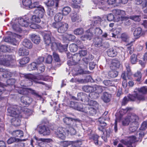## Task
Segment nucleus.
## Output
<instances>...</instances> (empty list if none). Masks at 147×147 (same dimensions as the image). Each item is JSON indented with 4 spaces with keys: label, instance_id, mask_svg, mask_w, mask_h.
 Wrapping results in <instances>:
<instances>
[{
    "label": "nucleus",
    "instance_id": "f704fd0d",
    "mask_svg": "<svg viewBox=\"0 0 147 147\" xmlns=\"http://www.w3.org/2000/svg\"><path fill=\"white\" fill-rule=\"evenodd\" d=\"M22 44L24 46L28 49H31L32 47V43L29 40L27 39L24 40Z\"/></svg>",
    "mask_w": 147,
    "mask_h": 147
},
{
    "label": "nucleus",
    "instance_id": "864d4df0",
    "mask_svg": "<svg viewBox=\"0 0 147 147\" xmlns=\"http://www.w3.org/2000/svg\"><path fill=\"white\" fill-rule=\"evenodd\" d=\"M29 60L30 59L28 57H24L20 59L19 63L21 65H24L28 63Z\"/></svg>",
    "mask_w": 147,
    "mask_h": 147
},
{
    "label": "nucleus",
    "instance_id": "37998d69",
    "mask_svg": "<svg viewBox=\"0 0 147 147\" xmlns=\"http://www.w3.org/2000/svg\"><path fill=\"white\" fill-rule=\"evenodd\" d=\"M63 17V15L61 13H57L54 17V20L56 22H59Z\"/></svg>",
    "mask_w": 147,
    "mask_h": 147
},
{
    "label": "nucleus",
    "instance_id": "3c124183",
    "mask_svg": "<svg viewBox=\"0 0 147 147\" xmlns=\"http://www.w3.org/2000/svg\"><path fill=\"white\" fill-rule=\"evenodd\" d=\"M78 47L76 44H72L69 46V48L70 51L73 52H76L78 50Z\"/></svg>",
    "mask_w": 147,
    "mask_h": 147
},
{
    "label": "nucleus",
    "instance_id": "338daca9",
    "mask_svg": "<svg viewBox=\"0 0 147 147\" xmlns=\"http://www.w3.org/2000/svg\"><path fill=\"white\" fill-rule=\"evenodd\" d=\"M129 18L137 22H139L140 20V18L139 16H130Z\"/></svg>",
    "mask_w": 147,
    "mask_h": 147
},
{
    "label": "nucleus",
    "instance_id": "2f4dec72",
    "mask_svg": "<svg viewBox=\"0 0 147 147\" xmlns=\"http://www.w3.org/2000/svg\"><path fill=\"white\" fill-rule=\"evenodd\" d=\"M29 54L28 50L23 47L19 49L18 51V54L20 56L27 55Z\"/></svg>",
    "mask_w": 147,
    "mask_h": 147
},
{
    "label": "nucleus",
    "instance_id": "a19ab883",
    "mask_svg": "<svg viewBox=\"0 0 147 147\" xmlns=\"http://www.w3.org/2000/svg\"><path fill=\"white\" fill-rule=\"evenodd\" d=\"M108 74L110 77L113 78L117 76L118 72L115 69H111V70L109 72Z\"/></svg>",
    "mask_w": 147,
    "mask_h": 147
},
{
    "label": "nucleus",
    "instance_id": "8fccbe9b",
    "mask_svg": "<svg viewBox=\"0 0 147 147\" xmlns=\"http://www.w3.org/2000/svg\"><path fill=\"white\" fill-rule=\"evenodd\" d=\"M76 106L78 107L81 108V109L80 110H78V111H82L83 113V114L84 115L85 113H87L86 111V106L85 105H84L82 104L79 103H78L77 105Z\"/></svg>",
    "mask_w": 147,
    "mask_h": 147
},
{
    "label": "nucleus",
    "instance_id": "72a5a7b5",
    "mask_svg": "<svg viewBox=\"0 0 147 147\" xmlns=\"http://www.w3.org/2000/svg\"><path fill=\"white\" fill-rule=\"evenodd\" d=\"M76 56V55H74L71 59L67 61V64L71 66L75 65L77 63L78 61H79L80 60L79 59L75 60V59Z\"/></svg>",
    "mask_w": 147,
    "mask_h": 147
},
{
    "label": "nucleus",
    "instance_id": "4be33fe9",
    "mask_svg": "<svg viewBox=\"0 0 147 147\" xmlns=\"http://www.w3.org/2000/svg\"><path fill=\"white\" fill-rule=\"evenodd\" d=\"M71 16L73 22H79L82 21L81 16L76 13H71Z\"/></svg>",
    "mask_w": 147,
    "mask_h": 147
},
{
    "label": "nucleus",
    "instance_id": "6ab92c4d",
    "mask_svg": "<svg viewBox=\"0 0 147 147\" xmlns=\"http://www.w3.org/2000/svg\"><path fill=\"white\" fill-rule=\"evenodd\" d=\"M76 127V123H74L71 125H68L66 129L67 131L69 130V132L67 133V134H70L71 135H75L76 133L75 128Z\"/></svg>",
    "mask_w": 147,
    "mask_h": 147
},
{
    "label": "nucleus",
    "instance_id": "7ed1b4c3",
    "mask_svg": "<svg viewBox=\"0 0 147 147\" xmlns=\"http://www.w3.org/2000/svg\"><path fill=\"white\" fill-rule=\"evenodd\" d=\"M44 38L45 44L48 45H51L52 49H58L60 52L66 51L67 46L62 45L60 43H57L50 32L45 33Z\"/></svg>",
    "mask_w": 147,
    "mask_h": 147
},
{
    "label": "nucleus",
    "instance_id": "a18cd8bd",
    "mask_svg": "<svg viewBox=\"0 0 147 147\" xmlns=\"http://www.w3.org/2000/svg\"><path fill=\"white\" fill-rule=\"evenodd\" d=\"M34 139L36 140L37 143L39 146H40V144L42 145V144H44V142H47L48 140L47 139L38 138L36 137H34Z\"/></svg>",
    "mask_w": 147,
    "mask_h": 147
},
{
    "label": "nucleus",
    "instance_id": "5fc2aeb1",
    "mask_svg": "<svg viewBox=\"0 0 147 147\" xmlns=\"http://www.w3.org/2000/svg\"><path fill=\"white\" fill-rule=\"evenodd\" d=\"M32 3L31 1L30 0H23L22 4L23 5L26 7H28L30 9V6Z\"/></svg>",
    "mask_w": 147,
    "mask_h": 147
},
{
    "label": "nucleus",
    "instance_id": "dca6fc26",
    "mask_svg": "<svg viewBox=\"0 0 147 147\" xmlns=\"http://www.w3.org/2000/svg\"><path fill=\"white\" fill-rule=\"evenodd\" d=\"M22 19H25V18H20L19 20L18 21V24L19 25H20L21 26H24L25 27H27L30 24H31L30 26V27L31 28L34 29H36V28H38V27L37 26V25L36 24H35V23H39L40 22H32L31 23H28V24L27 26H25L23 25L22 24H26V22L27 21H24L23 22H20L21 20Z\"/></svg>",
    "mask_w": 147,
    "mask_h": 147
},
{
    "label": "nucleus",
    "instance_id": "603ef678",
    "mask_svg": "<svg viewBox=\"0 0 147 147\" xmlns=\"http://www.w3.org/2000/svg\"><path fill=\"white\" fill-rule=\"evenodd\" d=\"M71 8L69 7H64L62 9L63 14L65 15H67L71 11Z\"/></svg>",
    "mask_w": 147,
    "mask_h": 147
},
{
    "label": "nucleus",
    "instance_id": "6e6d98bb",
    "mask_svg": "<svg viewBox=\"0 0 147 147\" xmlns=\"http://www.w3.org/2000/svg\"><path fill=\"white\" fill-rule=\"evenodd\" d=\"M137 57L136 54H133L131 56L130 61L132 64H136L137 62Z\"/></svg>",
    "mask_w": 147,
    "mask_h": 147
},
{
    "label": "nucleus",
    "instance_id": "79ce46f5",
    "mask_svg": "<svg viewBox=\"0 0 147 147\" xmlns=\"http://www.w3.org/2000/svg\"><path fill=\"white\" fill-rule=\"evenodd\" d=\"M77 142L73 143L72 142L68 141H64L62 142L63 145L65 147H72L73 144L75 145Z\"/></svg>",
    "mask_w": 147,
    "mask_h": 147
},
{
    "label": "nucleus",
    "instance_id": "de8ad7c7",
    "mask_svg": "<svg viewBox=\"0 0 147 147\" xmlns=\"http://www.w3.org/2000/svg\"><path fill=\"white\" fill-rule=\"evenodd\" d=\"M121 38L122 41L124 42H129V37L126 34H122L121 36Z\"/></svg>",
    "mask_w": 147,
    "mask_h": 147
},
{
    "label": "nucleus",
    "instance_id": "9d476101",
    "mask_svg": "<svg viewBox=\"0 0 147 147\" xmlns=\"http://www.w3.org/2000/svg\"><path fill=\"white\" fill-rule=\"evenodd\" d=\"M136 90L138 93L136 94V96L139 100L147 99V87L143 86Z\"/></svg>",
    "mask_w": 147,
    "mask_h": 147
},
{
    "label": "nucleus",
    "instance_id": "f8f14e48",
    "mask_svg": "<svg viewBox=\"0 0 147 147\" xmlns=\"http://www.w3.org/2000/svg\"><path fill=\"white\" fill-rule=\"evenodd\" d=\"M52 26L57 29L58 32L60 33H64L67 30L68 27L67 24L62 22L54 23Z\"/></svg>",
    "mask_w": 147,
    "mask_h": 147
},
{
    "label": "nucleus",
    "instance_id": "20e7f679",
    "mask_svg": "<svg viewBox=\"0 0 147 147\" xmlns=\"http://www.w3.org/2000/svg\"><path fill=\"white\" fill-rule=\"evenodd\" d=\"M101 20V19L99 17L95 18L94 21V24H91V27L86 31V34L81 36V39L82 40H85L87 39L90 40L91 37L93 35H100L102 34V30L99 28H96L94 26L97 23L100 22Z\"/></svg>",
    "mask_w": 147,
    "mask_h": 147
},
{
    "label": "nucleus",
    "instance_id": "2eb2a0df",
    "mask_svg": "<svg viewBox=\"0 0 147 147\" xmlns=\"http://www.w3.org/2000/svg\"><path fill=\"white\" fill-rule=\"evenodd\" d=\"M38 132L40 134L45 136L49 135L50 131L49 128L45 125L39 126Z\"/></svg>",
    "mask_w": 147,
    "mask_h": 147
},
{
    "label": "nucleus",
    "instance_id": "7c9ffc66",
    "mask_svg": "<svg viewBox=\"0 0 147 147\" xmlns=\"http://www.w3.org/2000/svg\"><path fill=\"white\" fill-rule=\"evenodd\" d=\"M111 95L107 92L103 93L101 96L102 99L105 102H108L110 100Z\"/></svg>",
    "mask_w": 147,
    "mask_h": 147
},
{
    "label": "nucleus",
    "instance_id": "473e14b6",
    "mask_svg": "<svg viewBox=\"0 0 147 147\" xmlns=\"http://www.w3.org/2000/svg\"><path fill=\"white\" fill-rule=\"evenodd\" d=\"M11 134L13 136L19 138H21L23 136V132L20 130L13 131L12 132Z\"/></svg>",
    "mask_w": 147,
    "mask_h": 147
},
{
    "label": "nucleus",
    "instance_id": "f03ea898",
    "mask_svg": "<svg viewBox=\"0 0 147 147\" xmlns=\"http://www.w3.org/2000/svg\"><path fill=\"white\" fill-rule=\"evenodd\" d=\"M15 61V56L11 55H0V65L10 66L12 62ZM0 72H5L3 76L4 77H11L12 74L10 72L5 71L4 69L0 67Z\"/></svg>",
    "mask_w": 147,
    "mask_h": 147
},
{
    "label": "nucleus",
    "instance_id": "ddd939ff",
    "mask_svg": "<svg viewBox=\"0 0 147 147\" xmlns=\"http://www.w3.org/2000/svg\"><path fill=\"white\" fill-rule=\"evenodd\" d=\"M69 132V130L67 131L66 128L62 127H58L55 131V134L57 137L62 140L65 139L67 133Z\"/></svg>",
    "mask_w": 147,
    "mask_h": 147
},
{
    "label": "nucleus",
    "instance_id": "ea45409f",
    "mask_svg": "<svg viewBox=\"0 0 147 147\" xmlns=\"http://www.w3.org/2000/svg\"><path fill=\"white\" fill-rule=\"evenodd\" d=\"M138 127V123L135 122V123H134V124L131 123L130 126L129 128V130L131 132H134L137 129Z\"/></svg>",
    "mask_w": 147,
    "mask_h": 147
},
{
    "label": "nucleus",
    "instance_id": "c85d7f7f",
    "mask_svg": "<svg viewBox=\"0 0 147 147\" xmlns=\"http://www.w3.org/2000/svg\"><path fill=\"white\" fill-rule=\"evenodd\" d=\"M30 38L32 41L36 44H38L40 42V38L38 35L32 34L30 36Z\"/></svg>",
    "mask_w": 147,
    "mask_h": 147
},
{
    "label": "nucleus",
    "instance_id": "a878e982",
    "mask_svg": "<svg viewBox=\"0 0 147 147\" xmlns=\"http://www.w3.org/2000/svg\"><path fill=\"white\" fill-rule=\"evenodd\" d=\"M117 53L116 48L115 47L110 48L107 52L108 55L111 57H114L116 56Z\"/></svg>",
    "mask_w": 147,
    "mask_h": 147
},
{
    "label": "nucleus",
    "instance_id": "f257e3e1",
    "mask_svg": "<svg viewBox=\"0 0 147 147\" xmlns=\"http://www.w3.org/2000/svg\"><path fill=\"white\" fill-rule=\"evenodd\" d=\"M30 9L37 8V9L34 11V15L32 16H26L25 17V19H22L21 20L20 22L24 21H27L26 24L23 25L27 26L28 23L37 22H39L41 21L40 19L42 18L45 13L44 7L39 5L38 2L36 1L31 3L30 6Z\"/></svg>",
    "mask_w": 147,
    "mask_h": 147
},
{
    "label": "nucleus",
    "instance_id": "69168bd1",
    "mask_svg": "<svg viewBox=\"0 0 147 147\" xmlns=\"http://www.w3.org/2000/svg\"><path fill=\"white\" fill-rule=\"evenodd\" d=\"M12 27L13 29L16 32H20L22 31L21 28L18 24H14L12 25Z\"/></svg>",
    "mask_w": 147,
    "mask_h": 147
},
{
    "label": "nucleus",
    "instance_id": "c756f323",
    "mask_svg": "<svg viewBox=\"0 0 147 147\" xmlns=\"http://www.w3.org/2000/svg\"><path fill=\"white\" fill-rule=\"evenodd\" d=\"M112 12L116 17H117V16H124L125 14V11L119 9L113 10L112 11Z\"/></svg>",
    "mask_w": 147,
    "mask_h": 147
},
{
    "label": "nucleus",
    "instance_id": "6e6552de",
    "mask_svg": "<svg viewBox=\"0 0 147 147\" xmlns=\"http://www.w3.org/2000/svg\"><path fill=\"white\" fill-rule=\"evenodd\" d=\"M136 137L134 136L126 138L125 139L121 140L120 142L127 147H135V142L137 141ZM117 147H124L121 144H119Z\"/></svg>",
    "mask_w": 147,
    "mask_h": 147
},
{
    "label": "nucleus",
    "instance_id": "bb28decb",
    "mask_svg": "<svg viewBox=\"0 0 147 147\" xmlns=\"http://www.w3.org/2000/svg\"><path fill=\"white\" fill-rule=\"evenodd\" d=\"M20 106L21 107V109H16L17 111L18 110L21 112V113H20V114L22 115V114H24L27 116H30L32 114V111L31 110L28 109L26 108L23 111V110L22 109V107Z\"/></svg>",
    "mask_w": 147,
    "mask_h": 147
},
{
    "label": "nucleus",
    "instance_id": "9b49d317",
    "mask_svg": "<svg viewBox=\"0 0 147 147\" xmlns=\"http://www.w3.org/2000/svg\"><path fill=\"white\" fill-rule=\"evenodd\" d=\"M7 34L9 35V36L5 37L4 39V41L6 42H10L14 45H16L18 43L17 38H19L21 36L10 32H7Z\"/></svg>",
    "mask_w": 147,
    "mask_h": 147
},
{
    "label": "nucleus",
    "instance_id": "13d9d810",
    "mask_svg": "<svg viewBox=\"0 0 147 147\" xmlns=\"http://www.w3.org/2000/svg\"><path fill=\"white\" fill-rule=\"evenodd\" d=\"M45 69V67L42 64L38 65L37 67V70L38 74L40 73L43 72Z\"/></svg>",
    "mask_w": 147,
    "mask_h": 147
},
{
    "label": "nucleus",
    "instance_id": "b1692460",
    "mask_svg": "<svg viewBox=\"0 0 147 147\" xmlns=\"http://www.w3.org/2000/svg\"><path fill=\"white\" fill-rule=\"evenodd\" d=\"M120 64L119 61L116 59H113L111 62L110 67L111 69H115L119 68Z\"/></svg>",
    "mask_w": 147,
    "mask_h": 147
},
{
    "label": "nucleus",
    "instance_id": "aec40b11",
    "mask_svg": "<svg viewBox=\"0 0 147 147\" xmlns=\"http://www.w3.org/2000/svg\"><path fill=\"white\" fill-rule=\"evenodd\" d=\"M18 92L20 94L24 95L27 94L28 92H30L32 94L34 95H37L35 90L30 88L26 89L24 88H20Z\"/></svg>",
    "mask_w": 147,
    "mask_h": 147
},
{
    "label": "nucleus",
    "instance_id": "774afa93",
    "mask_svg": "<svg viewBox=\"0 0 147 147\" xmlns=\"http://www.w3.org/2000/svg\"><path fill=\"white\" fill-rule=\"evenodd\" d=\"M146 128H147V122L144 121L142 123L140 129V130L144 131Z\"/></svg>",
    "mask_w": 147,
    "mask_h": 147
},
{
    "label": "nucleus",
    "instance_id": "f3484780",
    "mask_svg": "<svg viewBox=\"0 0 147 147\" xmlns=\"http://www.w3.org/2000/svg\"><path fill=\"white\" fill-rule=\"evenodd\" d=\"M98 108L92 107H86V109L87 113H85L84 115L88 116V115H93L96 113V109Z\"/></svg>",
    "mask_w": 147,
    "mask_h": 147
},
{
    "label": "nucleus",
    "instance_id": "423d86ee",
    "mask_svg": "<svg viewBox=\"0 0 147 147\" xmlns=\"http://www.w3.org/2000/svg\"><path fill=\"white\" fill-rule=\"evenodd\" d=\"M21 77H24V78L28 79L31 82V85L33 84L32 82H34L36 84H39L43 85H45V84L44 82L40 81V80L46 81L47 80L45 77L42 75H38L35 76L33 75L28 74H21Z\"/></svg>",
    "mask_w": 147,
    "mask_h": 147
},
{
    "label": "nucleus",
    "instance_id": "cd10ccee",
    "mask_svg": "<svg viewBox=\"0 0 147 147\" xmlns=\"http://www.w3.org/2000/svg\"><path fill=\"white\" fill-rule=\"evenodd\" d=\"M142 29L140 27H138L133 32V35L136 38H139L142 34Z\"/></svg>",
    "mask_w": 147,
    "mask_h": 147
},
{
    "label": "nucleus",
    "instance_id": "39448f33",
    "mask_svg": "<svg viewBox=\"0 0 147 147\" xmlns=\"http://www.w3.org/2000/svg\"><path fill=\"white\" fill-rule=\"evenodd\" d=\"M21 109V107L19 106L14 105L10 107L7 109L9 115L13 117L11 119V123L15 126L20 125L21 122L20 118L22 117V115L20 114V111H17L16 109Z\"/></svg>",
    "mask_w": 147,
    "mask_h": 147
},
{
    "label": "nucleus",
    "instance_id": "c9c22d12",
    "mask_svg": "<svg viewBox=\"0 0 147 147\" xmlns=\"http://www.w3.org/2000/svg\"><path fill=\"white\" fill-rule=\"evenodd\" d=\"M94 46L96 47H99L102 46V39L99 38H97L94 40Z\"/></svg>",
    "mask_w": 147,
    "mask_h": 147
},
{
    "label": "nucleus",
    "instance_id": "1a4fd4ad",
    "mask_svg": "<svg viewBox=\"0 0 147 147\" xmlns=\"http://www.w3.org/2000/svg\"><path fill=\"white\" fill-rule=\"evenodd\" d=\"M104 87L96 85L93 86H84L83 87V90L86 92H94L96 95H99L103 91Z\"/></svg>",
    "mask_w": 147,
    "mask_h": 147
},
{
    "label": "nucleus",
    "instance_id": "052dcab7",
    "mask_svg": "<svg viewBox=\"0 0 147 147\" xmlns=\"http://www.w3.org/2000/svg\"><path fill=\"white\" fill-rule=\"evenodd\" d=\"M20 140L19 138H16L14 137H11L7 140V143L8 144H10L15 142H18Z\"/></svg>",
    "mask_w": 147,
    "mask_h": 147
},
{
    "label": "nucleus",
    "instance_id": "a211bd4d",
    "mask_svg": "<svg viewBox=\"0 0 147 147\" xmlns=\"http://www.w3.org/2000/svg\"><path fill=\"white\" fill-rule=\"evenodd\" d=\"M63 121L64 123H66L68 125H71L72 123L73 124L78 122L80 123V120L78 119H73L69 117H66L63 119Z\"/></svg>",
    "mask_w": 147,
    "mask_h": 147
},
{
    "label": "nucleus",
    "instance_id": "5701e85b",
    "mask_svg": "<svg viewBox=\"0 0 147 147\" xmlns=\"http://www.w3.org/2000/svg\"><path fill=\"white\" fill-rule=\"evenodd\" d=\"M127 117L129 118V119L130 120L131 123H133L136 122L138 123V120L139 118L138 117L134 114H129L127 116Z\"/></svg>",
    "mask_w": 147,
    "mask_h": 147
},
{
    "label": "nucleus",
    "instance_id": "393cba45",
    "mask_svg": "<svg viewBox=\"0 0 147 147\" xmlns=\"http://www.w3.org/2000/svg\"><path fill=\"white\" fill-rule=\"evenodd\" d=\"M99 121L100 123V125L98 127V129L101 132V134L103 135L106 131V129L105 127L107 124L104 121H100V120H99Z\"/></svg>",
    "mask_w": 147,
    "mask_h": 147
},
{
    "label": "nucleus",
    "instance_id": "4c0bfd02",
    "mask_svg": "<svg viewBox=\"0 0 147 147\" xmlns=\"http://www.w3.org/2000/svg\"><path fill=\"white\" fill-rule=\"evenodd\" d=\"M11 49V48L9 46L2 45L0 47V51L2 52H9Z\"/></svg>",
    "mask_w": 147,
    "mask_h": 147
},
{
    "label": "nucleus",
    "instance_id": "4468645a",
    "mask_svg": "<svg viewBox=\"0 0 147 147\" xmlns=\"http://www.w3.org/2000/svg\"><path fill=\"white\" fill-rule=\"evenodd\" d=\"M32 98L26 96H22L21 98V102L24 107L28 105L32 102Z\"/></svg>",
    "mask_w": 147,
    "mask_h": 147
},
{
    "label": "nucleus",
    "instance_id": "0eeeda50",
    "mask_svg": "<svg viewBox=\"0 0 147 147\" xmlns=\"http://www.w3.org/2000/svg\"><path fill=\"white\" fill-rule=\"evenodd\" d=\"M78 99L82 102H84L86 105V107H92L98 108V104L96 101L93 100H89V98L85 94L80 93L78 94Z\"/></svg>",
    "mask_w": 147,
    "mask_h": 147
},
{
    "label": "nucleus",
    "instance_id": "680f3d73",
    "mask_svg": "<svg viewBox=\"0 0 147 147\" xmlns=\"http://www.w3.org/2000/svg\"><path fill=\"white\" fill-rule=\"evenodd\" d=\"M122 124L123 125L126 126L128 125L129 123L130 122V120L129 119L127 116L124 118L122 121Z\"/></svg>",
    "mask_w": 147,
    "mask_h": 147
},
{
    "label": "nucleus",
    "instance_id": "e2e57ef3",
    "mask_svg": "<svg viewBox=\"0 0 147 147\" xmlns=\"http://www.w3.org/2000/svg\"><path fill=\"white\" fill-rule=\"evenodd\" d=\"M84 30L82 28H79L75 30L74 31L75 34L76 35H82L84 32Z\"/></svg>",
    "mask_w": 147,
    "mask_h": 147
},
{
    "label": "nucleus",
    "instance_id": "412c9836",
    "mask_svg": "<svg viewBox=\"0 0 147 147\" xmlns=\"http://www.w3.org/2000/svg\"><path fill=\"white\" fill-rule=\"evenodd\" d=\"M129 17H127L118 16L117 18L115 20L116 22L121 21L123 22L125 25H129L130 24V22L129 20Z\"/></svg>",
    "mask_w": 147,
    "mask_h": 147
},
{
    "label": "nucleus",
    "instance_id": "4d7b16f0",
    "mask_svg": "<svg viewBox=\"0 0 147 147\" xmlns=\"http://www.w3.org/2000/svg\"><path fill=\"white\" fill-rule=\"evenodd\" d=\"M134 77L137 78L136 80L138 82H140L141 80L142 75L140 71H137L134 75Z\"/></svg>",
    "mask_w": 147,
    "mask_h": 147
},
{
    "label": "nucleus",
    "instance_id": "c03bdc74",
    "mask_svg": "<svg viewBox=\"0 0 147 147\" xmlns=\"http://www.w3.org/2000/svg\"><path fill=\"white\" fill-rule=\"evenodd\" d=\"M78 103L77 102L71 101L70 102L69 106L70 107H72L76 110H80L81 109V108H79L78 107L76 106V105H77Z\"/></svg>",
    "mask_w": 147,
    "mask_h": 147
},
{
    "label": "nucleus",
    "instance_id": "58836bf2",
    "mask_svg": "<svg viewBox=\"0 0 147 147\" xmlns=\"http://www.w3.org/2000/svg\"><path fill=\"white\" fill-rule=\"evenodd\" d=\"M136 3L137 5L141 4L143 7L147 6V0H136Z\"/></svg>",
    "mask_w": 147,
    "mask_h": 147
},
{
    "label": "nucleus",
    "instance_id": "bf43d9fd",
    "mask_svg": "<svg viewBox=\"0 0 147 147\" xmlns=\"http://www.w3.org/2000/svg\"><path fill=\"white\" fill-rule=\"evenodd\" d=\"M134 92L135 93L134 94V95H129L127 97L129 100H131L134 101L136 99L139 100L137 98L136 96V94L138 93L137 92V91L136 90L134 91Z\"/></svg>",
    "mask_w": 147,
    "mask_h": 147
},
{
    "label": "nucleus",
    "instance_id": "e433bc0d",
    "mask_svg": "<svg viewBox=\"0 0 147 147\" xmlns=\"http://www.w3.org/2000/svg\"><path fill=\"white\" fill-rule=\"evenodd\" d=\"M131 108H127L125 109H121L120 110L119 113L117 115L119 116V118L120 119H121V117L125 113H126L129 110L131 109Z\"/></svg>",
    "mask_w": 147,
    "mask_h": 147
},
{
    "label": "nucleus",
    "instance_id": "0e129e2a",
    "mask_svg": "<svg viewBox=\"0 0 147 147\" xmlns=\"http://www.w3.org/2000/svg\"><path fill=\"white\" fill-rule=\"evenodd\" d=\"M89 92L90 93H89L88 95V96L89 97H90L91 98L96 99L98 98V95H96V94H95L94 92Z\"/></svg>",
    "mask_w": 147,
    "mask_h": 147
},
{
    "label": "nucleus",
    "instance_id": "09e8293b",
    "mask_svg": "<svg viewBox=\"0 0 147 147\" xmlns=\"http://www.w3.org/2000/svg\"><path fill=\"white\" fill-rule=\"evenodd\" d=\"M118 16L116 17L114 15H113L111 13H110L107 16V20L109 21H114V22H116L115 20L117 18Z\"/></svg>",
    "mask_w": 147,
    "mask_h": 147
},
{
    "label": "nucleus",
    "instance_id": "49530a36",
    "mask_svg": "<svg viewBox=\"0 0 147 147\" xmlns=\"http://www.w3.org/2000/svg\"><path fill=\"white\" fill-rule=\"evenodd\" d=\"M38 65L36 62H33L32 63L28 66V69L29 71H30L35 70V69H37V67Z\"/></svg>",
    "mask_w": 147,
    "mask_h": 147
}]
</instances>
